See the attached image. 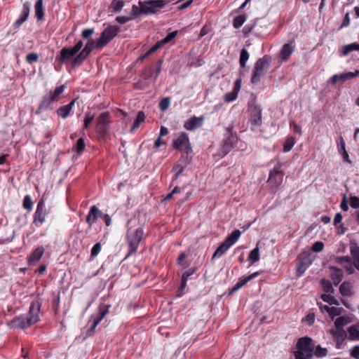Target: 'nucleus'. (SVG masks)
Instances as JSON below:
<instances>
[{"instance_id": "nucleus-1", "label": "nucleus", "mask_w": 359, "mask_h": 359, "mask_svg": "<svg viewBox=\"0 0 359 359\" xmlns=\"http://www.w3.org/2000/svg\"><path fill=\"white\" fill-rule=\"evenodd\" d=\"M111 39L112 26L109 25L102 32L101 36L98 39L95 41L90 40L86 43L84 48L72 61V65H80L94 49L103 48Z\"/></svg>"}, {"instance_id": "nucleus-2", "label": "nucleus", "mask_w": 359, "mask_h": 359, "mask_svg": "<svg viewBox=\"0 0 359 359\" xmlns=\"http://www.w3.org/2000/svg\"><path fill=\"white\" fill-rule=\"evenodd\" d=\"M41 303L39 301H33L29 309L27 316L21 315L15 317L8 323L11 328L25 329L35 324L39 320V311Z\"/></svg>"}, {"instance_id": "nucleus-3", "label": "nucleus", "mask_w": 359, "mask_h": 359, "mask_svg": "<svg viewBox=\"0 0 359 359\" xmlns=\"http://www.w3.org/2000/svg\"><path fill=\"white\" fill-rule=\"evenodd\" d=\"M184 147L181 158L185 161V164H189L192 158V148L189 142L188 135L184 132H180L175 135L173 140V147L175 149H182Z\"/></svg>"}, {"instance_id": "nucleus-4", "label": "nucleus", "mask_w": 359, "mask_h": 359, "mask_svg": "<svg viewBox=\"0 0 359 359\" xmlns=\"http://www.w3.org/2000/svg\"><path fill=\"white\" fill-rule=\"evenodd\" d=\"M296 346L295 359H311L313 357V352L315 348V344L311 337L299 338Z\"/></svg>"}, {"instance_id": "nucleus-5", "label": "nucleus", "mask_w": 359, "mask_h": 359, "mask_svg": "<svg viewBox=\"0 0 359 359\" xmlns=\"http://www.w3.org/2000/svg\"><path fill=\"white\" fill-rule=\"evenodd\" d=\"M238 140V136L236 133H233L232 128H226L224 138L220 143L219 156L222 158L227 155L236 147Z\"/></svg>"}, {"instance_id": "nucleus-6", "label": "nucleus", "mask_w": 359, "mask_h": 359, "mask_svg": "<svg viewBox=\"0 0 359 359\" xmlns=\"http://www.w3.org/2000/svg\"><path fill=\"white\" fill-rule=\"evenodd\" d=\"M271 61V57L264 55L263 57L259 58L255 62L250 81L253 84H257L260 81V79L264 76L270 67Z\"/></svg>"}, {"instance_id": "nucleus-7", "label": "nucleus", "mask_w": 359, "mask_h": 359, "mask_svg": "<svg viewBox=\"0 0 359 359\" xmlns=\"http://www.w3.org/2000/svg\"><path fill=\"white\" fill-rule=\"evenodd\" d=\"M170 2V0H149L140 1L139 6L141 14L151 15L158 13L161 8Z\"/></svg>"}, {"instance_id": "nucleus-8", "label": "nucleus", "mask_w": 359, "mask_h": 359, "mask_svg": "<svg viewBox=\"0 0 359 359\" xmlns=\"http://www.w3.org/2000/svg\"><path fill=\"white\" fill-rule=\"evenodd\" d=\"M144 231L142 228H137L134 231L128 229L127 233L128 243V254L127 256L131 255L136 252L139 246L140 242L142 239Z\"/></svg>"}, {"instance_id": "nucleus-9", "label": "nucleus", "mask_w": 359, "mask_h": 359, "mask_svg": "<svg viewBox=\"0 0 359 359\" xmlns=\"http://www.w3.org/2000/svg\"><path fill=\"white\" fill-rule=\"evenodd\" d=\"M111 123V115L109 111H103L100 113L97 118V123L96 127L97 133L100 139L105 140L107 131Z\"/></svg>"}, {"instance_id": "nucleus-10", "label": "nucleus", "mask_w": 359, "mask_h": 359, "mask_svg": "<svg viewBox=\"0 0 359 359\" xmlns=\"http://www.w3.org/2000/svg\"><path fill=\"white\" fill-rule=\"evenodd\" d=\"M83 46L82 41H79L73 47L63 48L60 50V55L57 58L61 64L67 63L70 59H74Z\"/></svg>"}, {"instance_id": "nucleus-11", "label": "nucleus", "mask_w": 359, "mask_h": 359, "mask_svg": "<svg viewBox=\"0 0 359 359\" xmlns=\"http://www.w3.org/2000/svg\"><path fill=\"white\" fill-rule=\"evenodd\" d=\"M262 108L257 104H252L250 107L249 121L251 125V130L255 131L262 124Z\"/></svg>"}, {"instance_id": "nucleus-12", "label": "nucleus", "mask_w": 359, "mask_h": 359, "mask_svg": "<svg viewBox=\"0 0 359 359\" xmlns=\"http://www.w3.org/2000/svg\"><path fill=\"white\" fill-rule=\"evenodd\" d=\"M283 175L284 173L280 170V165H277L270 171L268 182L277 189L283 183Z\"/></svg>"}, {"instance_id": "nucleus-13", "label": "nucleus", "mask_w": 359, "mask_h": 359, "mask_svg": "<svg viewBox=\"0 0 359 359\" xmlns=\"http://www.w3.org/2000/svg\"><path fill=\"white\" fill-rule=\"evenodd\" d=\"M31 9V3L26 1L23 4L22 9L19 18L13 23L14 32H17L20 27L27 20Z\"/></svg>"}, {"instance_id": "nucleus-14", "label": "nucleus", "mask_w": 359, "mask_h": 359, "mask_svg": "<svg viewBox=\"0 0 359 359\" xmlns=\"http://www.w3.org/2000/svg\"><path fill=\"white\" fill-rule=\"evenodd\" d=\"M162 63L163 60H159L156 69L151 67L144 71L143 77L147 81L148 83H154L156 81L162 69Z\"/></svg>"}, {"instance_id": "nucleus-15", "label": "nucleus", "mask_w": 359, "mask_h": 359, "mask_svg": "<svg viewBox=\"0 0 359 359\" xmlns=\"http://www.w3.org/2000/svg\"><path fill=\"white\" fill-rule=\"evenodd\" d=\"M46 210L45 209V203L43 199H41L37 205L36 212L34 215V222L42 224L45 222Z\"/></svg>"}, {"instance_id": "nucleus-16", "label": "nucleus", "mask_w": 359, "mask_h": 359, "mask_svg": "<svg viewBox=\"0 0 359 359\" xmlns=\"http://www.w3.org/2000/svg\"><path fill=\"white\" fill-rule=\"evenodd\" d=\"M311 263V260L307 257L301 258L296 266V276L297 277H301Z\"/></svg>"}, {"instance_id": "nucleus-17", "label": "nucleus", "mask_w": 359, "mask_h": 359, "mask_svg": "<svg viewBox=\"0 0 359 359\" xmlns=\"http://www.w3.org/2000/svg\"><path fill=\"white\" fill-rule=\"evenodd\" d=\"M109 307H110V306L108 305L107 306H103L100 308L99 316L94 318L90 327L88 330V335H91V334L94 332V330L96 327V326L100 323V322L103 319V318L105 316V315L108 313V309Z\"/></svg>"}, {"instance_id": "nucleus-18", "label": "nucleus", "mask_w": 359, "mask_h": 359, "mask_svg": "<svg viewBox=\"0 0 359 359\" xmlns=\"http://www.w3.org/2000/svg\"><path fill=\"white\" fill-rule=\"evenodd\" d=\"M203 117H196L194 116L189 120H187L184 125V127L187 130H194L199 127H201L203 125Z\"/></svg>"}, {"instance_id": "nucleus-19", "label": "nucleus", "mask_w": 359, "mask_h": 359, "mask_svg": "<svg viewBox=\"0 0 359 359\" xmlns=\"http://www.w3.org/2000/svg\"><path fill=\"white\" fill-rule=\"evenodd\" d=\"M103 214L95 205H93L86 217V222L89 226H91L93 223L96 222L98 217H102Z\"/></svg>"}, {"instance_id": "nucleus-20", "label": "nucleus", "mask_w": 359, "mask_h": 359, "mask_svg": "<svg viewBox=\"0 0 359 359\" xmlns=\"http://www.w3.org/2000/svg\"><path fill=\"white\" fill-rule=\"evenodd\" d=\"M294 50V45L293 41L288 42L285 43L280 50V57L281 60H287L292 53Z\"/></svg>"}, {"instance_id": "nucleus-21", "label": "nucleus", "mask_w": 359, "mask_h": 359, "mask_svg": "<svg viewBox=\"0 0 359 359\" xmlns=\"http://www.w3.org/2000/svg\"><path fill=\"white\" fill-rule=\"evenodd\" d=\"M335 330L331 332L332 335L336 339V347L340 348L341 344L346 338L347 333L344 328L335 327Z\"/></svg>"}, {"instance_id": "nucleus-22", "label": "nucleus", "mask_w": 359, "mask_h": 359, "mask_svg": "<svg viewBox=\"0 0 359 359\" xmlns=\"http://www.w3.org/2000/svg\"><path fill=\"white\" fill-rule=\"evenodd\" d=\"M76 100L74 99L72 100L69 104L59 107L57 109V114L64 119L67 118L75 104Z\"/></svg>"}, {"instance_id": "nucleus-23", "label": "nucleus", "mask_w": 359, "mask_h": 359, "mask_svg": "<svg viewBox=\"0 0 359 359\" xmlns=\"http://www.w3.org/2000/svg\"><path fill=\"white\" fill-rule=\"evenodd\" d=\"M53 102L54 101L52 100L50 96L48 94H46L42 97L36 113L40 114L41 111L47 110Z\"/></svg>"}, {"instance_id": "nucleus-24", "label": "nucleus", "mask_w": 359, "mask_h": 359, "mask_svg": "<svg viewBox=\"0 0 359 359\" xmlns=\"http://www.w3.org/2000/svg\"><path fill=\"white\" fill-rule=\"evenodd\" d=\"M330 269L332 271L331 278L334 285L337 286L342 280L343 272L340 269L333 266H330Z\"/></svg>"}, {"instance_id": "nucleus-25", "label": "nucleus", "mask_w": 359, "mask_h": 359, "mask_svg": "<svg viewBox=\"0 0 359 359\" xmlns=\"http://www.w3.org/2000/svg\"><path fill=\"white\" fill-rule=\"evenodd\" d=\"M348 339L351 341H359V323L353 325L348 327Z\"/></svg>"}, {"instance_id": "nucleus-26", "label": "nucleus", "mask_w": 359, "mask_h": 359, "mask_svg": "<svg viewBox=\"0 0 359 359\" xmlns=\"http://www.w3.org/2000/svg\"><path fill=\"white\" fill-rule=\"evenodd\" d=\"M34 14L37 20L41 21L44 18L43 1L37 0L34 6Z\"/></svg>"}, {"instance_id": "nucleus-27", "label": "nucleus", "mask_w": 359, "mask_h": 359, "mask_svg": "<svg viewBox=\"0 0 359 359\" xmlns=\"http://www.w3.org/2000/svg\"><path fill=\"white\" fill-rule=\"evenodd\" d=\"M353 51H359L358 43L354 42L342 46L340 56H346Z\"/></svg>"}, {"instance_id": "nucleus-28", "label": "nucleus", "mask_w": 359, "mask_h": 359, "mask_svg": "<svg viewBox=\"0 0 359 359\" xmlns=\"http://www.w3.org/2000/svg\"><path fill=\"white\" fill-rule=\"evenodd\" d=\"M230 247L231 246L226 241H224L216 249L212 257V259L222 257L230 248Z\"/></svg>"}, {"instance_id": "nucleus-29", "label": "nucleus", "mask_w": 359, "mask_h": 359, "mask_svg": "<svg viewBox=\"0 0 359 359\" xmlns=\"http://www.w3.org/2000/svg\"><path fill=\"white\" fill-rule=\"evenodd\" d=\"M351 255L353 258V263L355 268L359 271V247L356 245L351 246Z\"/></svg>"}, {"instance_id": "nucleus-30", "label": "nucleus", "mask_w": 359, "mask_h": 359, "mask_svg": "<svg viewBox=\"0 0 359 359\" xmlns=\"http://www.w3.org/2000/svg\"><path fill=\"white\" fill-rule=\"evenodd\" d=\"M241 232L238 229L233 231L225 239V241L230 245H233L241 236Z\"/></svg>"}, {"instance_id": "nucleus-31", "label": "nucleus", "mask_w": 359, "mask_h": 359, "mask_svg": "<svg viewBox=\"0 0 359 359\" xmlns=\"http://www.w3.org/2000/svg\"><path fill=\"white\" fill-rule=\"evenodd\" d=\"M44 253V248L42 246L38 247L34 250L29 258V262L39 261Z\"/></svg>"}, {"instance_id": "nucleus-32", "label": "nucleus", "mask_w": 359, "mask_h": 359, "mask_svg": "<svg viewBox=\"0 0 359 359\" xmlns=\"http://www.w3.org/2000/svg\"><path fill=\"white\" fill-rule=\"evenodd\" d=\"M145 119V114L142 111H138L136 118L134 121L133 126L130 128V132L133 133L137 128H139L140 124L144 122Z\"/></svg>"}, {"instance_id": "nucleus-33", "label": "nucleus", "mask_w": 359, "mask_h": 359, "mask_svg": "<svg viewBox=\"0 0 359 359\" xmlns=\"http://www.w3.org/2000/svg\"><path fill=\"white\" fill-rule=\"evenodd\" d=\"M313 356L316 358H322L325 357L328 354V350L326 348H323L321 346L315 345V348L313 352Z\"/></svg>"}, {"instance_id": "nucleus-34", "label": "nucleus", "mask_w": 359, "mask_h": 359, "mask_svg": "<svg viewBox=\"0 0 359 359\" xmlns=\"http://www.w3.org/2000/svg\"><path fill=\"white\" fill-rule=\"evenodd\" d=\"M65 86L62 85L55 88L54 91H50L48 94L52 98L54 102L58 100L60 95L63 93Z\"/></svg>"}, {"instance_id": "nucleus-35", "label": "nucleus", "mask_w": 359, "mask_h": 359, "mask_svg": "<svg viewBox=\"0 0 359 359\" xmlns=\"http://www.w3.org/2000/svg\"><path fill=\"white\" fill-rule=\"evenodd\" d=\"M351 322L350 318L348 316H339L334 321L335 327L343 328V326Z\"/></svg>"}, {"instance_id": "nucleus-36", "label": "nucleus", "mask_w": 359, "mask_h": 359, "mask_svg": "<svg viewBox=\"0 0 359 359\" xmlns=\"http://www.w3.org/2000/svg\"><path fill=\"white\" fill-rule=\"evenodd\" d=\"M181 161H182V158ZM183 161L185 163L184 160ZM187 165V164L185 163L184 165L182 164H177L172 168V171L175 172L172 181L176 180L178 178V177L183 172Z\"/></svg>"}, {"instance_id": "nucleus-37", "label": "nucleus", "mask_w": 359, "mask_h": 359, "mask_svg": "<svg viewBox=\"0 0 359 359\" xmlns=\"http://www.w3.org/2000/svg\"><path fill=\"white\" fill-rule=\"evenodd\" d=\"M260 259L259 255V249L258 247H256L253 250H252L248 256V260L252 263H255L258 262Z\"/></svg>"}, {"instance_id": "nucleus-38", "label": "nucleus", "mask_w": 359, "mask_h": 359, "mask_svg": "<svg viewBox=\"0 0 359 359\" xmlns=\"http://www.w3.org/2000/svg\"><path fill=\"white\" fill-rule=\"evenodd\" d=\"M250 57L248 51L245 48H243L241 50L239 63L242 68L245 67L246 62L248 60Z\"/></svg>"}, {"instance_id": "nucleus-39", "label": "nucleus", "mask_w": 359, "mask_h": 359, "mask_svg": "<svg viewBox=\"0 0 359 359\" xmlns=\"http://www.w3.org/2000/svg\"><path fill=\"white\" fill-rule=\"evenodd\" d=\"M358 75H359V70H355L353 72H346V73L339 74V79H340V81L344 82L345 81L352 79L353 78H355V77L358 76Z\"/></svg>"}, {"instance_id": "nucleus-40", "label": "nucleus", "mask_w": 359, "mask_h": 359, "mask_svg": "<svg viewBox=\"0 0 359 359\" xmlns=\"http://www.w3.org/2000/svg\"><path fill=\"white\" fill-rule=\"evenodd\" d=\"M342 218H343L342 215L340 212H338L335 215V217L334 219V222H333V224L336 227H338V224H339V227L341 228V231L339 233V234L344 233L345 229H346L344 228V225L342 224H340L341 222Z\"/></svg>"}, {"instance_id": "nucleus-41", "label": "nucleus", "mask_w": 359, "mask_h": 359, "mask_svg": "<svg viewBox=\"0 0 359 359\" xmlns=\"http://www.w3.org/2000/svg\"><path fill=\"white\" fill-rule=\"evenodd\" d=\"M339 292L343 296H349L351 294V285L348 282H344L339 287Z\"/></svg>"}, {"instance_id": "nucleus-42", "label": "nucleus", "mask_w": 359, "mask_h": 359, "mask_svg": "<svg viewBox=\"0 0 359 359\" xmlns=\"http://www.w3.org/2000/svg\"><path fill=\"white\" fill-rule=\"evenodd\" d=\"M296 143V138L294 137H290L285 141L283 146V151L285 152L290 151Z\"/></svg>"}, {"instance_id": "nucleus-43", "label": "nucleus", "mask_w": 359, "mask_h": 359, "mask_svg": "<svg viewBox=\"0 0 359 359\" xmlns=\"http://www.w3.org/2000/svg\"><path fill=\"white\" fill-rule=\"evenodd\" d=\"M249 281L247 280L246 277L240 278L238 279V282L232 287L231 291L230 293L232 294V293L238 291V290H240L243 286H244Z\"/></svg>"}, {"instance_id": "nucleus-44", "label": "nucleus", "mask_w": 359, "mask_h": 359, "mask_svg": "<svg viewBox=\"0 0 359 359\" xmlns=\"http://www.w3.org/2000/svg\"><path fill=\"white\" fill-rule=\"evenodd\" d=\"M246 17L245 15H240L236 16L233 22V26L234 28L238 29L240 28L245 22Z\"/></svg>"}, {"instance_id": "nucleus-45", "label": "nucleus", "mask_w": 359, "mask_h": 359, "mask_svg": "<svg viewBox=\"0 0 359 359\" xmlns=\"http://www.w3.org/2000/svg\"><path fill=\"white\" fill-rule=\"evenodd\" d=\"M320 283L323 287L324 291L329 294V293H333L334 292V288L332 285V283L329 280H326L325 279L323 278L320 280Z\"/></svg>"}, {"instance_id": "nucleus-46", "label": "nucleus", "mask_w": 359, "mask_h": 359, "mask_svg": "<svg viewBox=\"0 0 359 359\" xmlns=\"http://www.w3.org/2000/svg\"><path fill=\"white\" fill-rule=\"evenodd\" d=\"M331 293L324 294L321 295V299L325 302L328 303L330 305H339V302L337 299H334V297L330 295Z\"/></svg>"}, {"instance_id": "nucleus-47", "label": "nucleus", "mask_w": 359, "mask_h": 359, "mask_svg": "<svg viewBox=\"0 0 359 359\" xmlns=\"http://www.w3.org/2000/svg\"><path fill=\"white\" fill-rule=\"evenodd\" d=\"M170 104V97H163L161 100L159 102V107L161 111H165L167 110Z\"/></svg>"}, {"instance_id": "nucleus-48", "label": "nucleus", "mask_w": 359, "mask_h": 359, "mask_svg": "<svg viewBox=\"0 0 359 359\" xmlns=\"http://www.w3.org/2000/svg\"><path fill=\"white\" fill-rule=\"evenodd\" d=\"M94 118H95V116L91 112H87L86 114L85 118H84L83 129H86L88 128L89 125L93 121Z\"/></svg>"}, {"instance_id": "nucleus-49", "label": "nucleus", "mask_w": 359, "mask_h": 359, "mask_svg": "<svg viewBox=\"0 0 359 359\" xmlns=\"http://www.w3.org/2000/svg\"><path fill=\"white\" fill-rule=\"evenodd\" d=\"M341 308L332 306L330 309H329L328 314L332 319H334V317L341 314Z\"/></svg>"}, {"instance_id": "nucleus-50", "label": "nucleus", "mask_w": 359, "mask_h": 359, "mask_svg": "<svg viewBox=\"0 0 359 359\" xmlns=\"http://www.w3.org/2000/svg\"><path fill=\"white\" fill-rule=\"evenodd\" d=\"M177 34V31L170 32L164 39L161 40V43L166 44L173 40Z\"/></svg>"}, {"instance_id": "nucleus-51", "label": "nucleus", "mask_w": 359, "mask_h": 359, "mask_svg": "<svg viewBox=\"0 0 359 359\" xmlns=\"http://www.w3.org/2000/svg\"><path fill=\"white\" fill-rule=\"evenodd\" d=\"M32 201L29 196L27 195L25 196L23 200V207L25 209L31 210L32 208Z\"/></svg>"}, {"instance_id": "nucleus-52", "label": "nucleus", "mask_w": 359, "mask_h": 359, "mask_svg": "<svg viewBox=\"0 0 359 359\" xmlns=\"http://www.w3.org/2000/svg\"><path fill=\"white\" fill-rule=\"evenodd\" d=\"M335 261L339 264H343L344 263L349 264L351 263V257L348 256H339L336 257Z\"/></svg>"}, {"instance_id": "nucleus-53", "label": "nucleus", "mask_w": 359, "mask_h": 359, "mask_svg": "<svg viewBox=\"0 0 359 359\" xmlns=\"http://www.w3.org/2000/svg\"><path fill=\"white\" fill-rule=\"evenodd\" d=\"M125 5V1L121 0H114V12L120 11Z\"/></svg>"}, {"instance_id": "nucleus-54", "label": "nucleus", "mask_w": 359, "mask_h": 359, "mask_svg": "<svg viewBox=\"0 0 359 359\" xmlns=\"http://www.w3.org/2000/svg\"><path fill=\"white\" fill-rule=\"evenodd\" d=\"M323 247H324V244L323 242L316 241L313 244L311 249L315 252H319L323 250Z\"/></svg>"}, {"instance_id": "nucleus-55", "label": "nucleus", "mask_w": 359, "mask_h": 359, "mask_svg": "<svg viewBox=\"0 0 359 359\" xmlns=\"http://www.w3.org/2000/svg\"><path fill=\"white\" fill-rule=\"evenodd\" d=\"M76 151L78 153H81L85 149V142L83 137H80L76 145Z\"/></svg>"}, {"instance_id": "nucleus-56", "label": "nucleus", "mask_w": 359, "mask_h": 359, "mask_svg": "<svg viewBox=\"0 0 359 359\" xmlns=\"http://www.w3.org/2000/svg\"><path fill=\"white\" fill-rule=\"evenodd\" d=\"M350 205L353 208H359V197L351 196L350 197Z\"/></svg>"}, {"instance_id": "nucleus-57", "label": "nucleus", "mask_w": 359, "mask_h": 359, "mask_svg": "<svg viewBox=\"0 0 359 359\" xmlns=\"http://www.w3.org/2000/svg\"><path fill=\"white\" fill-rule=\"evenodd\" d=\"M350 355L355 358L359 359V345H356L350 349Z\"/></svg>"}, {"instance_id": "nucleus-58", "label": "nucleus", "mask_w": 359, "mask_h": 359, "mask_svg": "<svg viewBox=\"0 0 359 359\" xmlns=\"http://www.w3.org/2000/svg\"><path fill=\"white\" fill-rule=\"evenodd\" d=\"M238 93H235L233 90L231 93H226L225 95V100L226 102H232L237 98Z\"/></svg>"}, {"instance_id": "nucleus-59", "label": "nucleus", "mask_w": 359, "mask_h": 359, "mask_svg": "<svg viewBox=\"0 0 359 359\" xmlns=\"http://www.w3.org/2000/svg\"><path fill=\"white\" fill-rule=\"evenodd\" d=\"M290 127L292 129V130L299 135L302 134L301 127L297 124L294 121L290 122Z\"/></svg>"}, {"instance_id": "nucleus-60", "label": "nucleus", "mask_w": 359, "mask_h": 359, "mask_svg": "<svg viewBox=\"0 0 359 359\" xmlns=\"http://www.w3.org/2000/svg\"><path fill=\"white\" fill-rule=\"evenodd\" d=\"M101 250V245L100 243H96L91 250V257L97 256Z\"/></svg>"}, {"instance_id": "nucleus-61", "label": "nucleus", "mask_w": 359, "mask_h": 359, "mask_svg": "<svg viewBox=\"0 0 359 359\" xmlns=\"http://www.w3.org/2000/svg\"><path fill=\"white\" fill-rule=\"evenodd\" d=\"M186 257H187L186 255L184 252H182L180 254V255L179 256V257L177 259V263L180 265L182 266L183 267H187L188 266L185 261Z\"/></svg>"}, {"instance_id": "nucleus-62", "label": "nucleus", "mask_w": 359, "mask_h": 359, "mask_svg": "<svg viewBox=\"0 0 359 359\" xmlns=\"http://www.w3.org/2000/svg\"><path fill=\"white\" fill-rule=\"evenodd\" d=\"M164 45H165L164 43H161V40L158 41L157 43H156L154 46H152L149 48V53H151V54L154 53V52H156L158 49H159Z\"/></svg>"}, {"instance_id": "nucleus-63", "label": "nucleus", "mask_w": 359, "mask_h": 359, "mask_svg": "<svg viewBox=\"0 0 359 359\" xmlns=\"http://www.w3.org/2000/svg\"><path fill=\"white\" fill-rule=\"evenodd\" d=\"M196 272V269L195 268H191L189 269H188L187 271H186L185 272H184L182 275V278L183 279H185V280H188V278L191 276L193 275L194 273Z\"/></svg>"}, {"instance_id": "nucleus-64", "label": "nucleus", "mask_w": 359, "mask_h": 359, "mask_svg": "<svg viewBox=\"0 0 359 359\" xmlns=\"http://www.w3.org/2000/svg\"><path fill=\"white\" fill-rule=\"evenodd\" d=\"M38 55L36 53H29L27 55L26 60L29 63H32L38 60Z\"/></svg>"}]
</instances>
